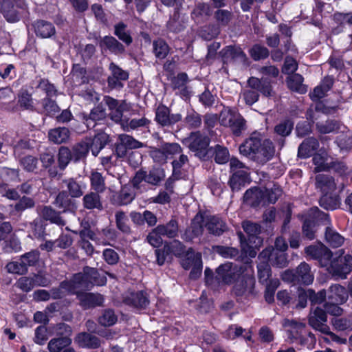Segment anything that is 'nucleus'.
<instances>
[{
  "mask_svg": "<svg viewBox=\"0 0 352 352\" xmlns=\"http://www.w3.org/2000/svg\"><path fill=\"white\" fill-rule=\"evenodd\" d=\"M107 283V278L100 275L95 268L86 267L82 273L76 274L70 281H63L60 288L74 293L76 289L89 290L94 285L102 286Z\"/></svg>",
  "mask_w": 352,
  "mask_h": 352,
  "instance_id": "obj_1",
  "label": "nucleus"
},
{
  "mask_svg": "<svg viewBox=\"0 0 352 352\" xmlns=\"http://www.w3.org/2000/svg\"><path fill=\"white\" fill-rule=\"evenodd\" d=\"M219 123L221 125L228 127L232 133L239 136L245 131L246 121L236 109L224 107L219 114Z\"/></svg>",
  "mask_w": 352,
  "mask_h": 352,
  "instance_id": "obj_2",
  "label": "nucleus"
},
{
  "mask_svg": "<svg viewBox=\"0 0 352 352\" xmlns=\"http://www.w3.org/2000/svg\"><path fill=\"white\" fill-rule=\"evenodd\" d=\"M255 278L252 275H243L234 283L232 292L236 300L244 302L256 296Z\"/></svg>",
  "mask_w": 352,
  "mask_h": 352,
  "instance_id": "obj_3",
  "label": "nucleus"
},
{
  "mask_svg": "<svg viewBox=\"0 0 352 352\" xmlns=\"http://www.w3.org/2000/svg\"><path fill=\"white\" fill-rule=\"evenodd\" d=\"M27 9L24 0H0V12L6 20L15 23L20 20L21 12Z\"/></svg>",
  "mask_w": 352,
  "mask_h": 352,
  "instance_id": "obj_4",
  "label": "nucleus"
},
{
  "mask_svg": "<svg viewBox=\"0 0 352 352\" xmlns=\"http://www.w3.org/2000/svg\"><path fill=\"white\" fill-rule=\"evenodd\" d=\"M327 214L320 211L317 207L310 208L304 215L302 225L303 236L308 240H313L315 238L316 232V223L321 219H326Z\"/></svg>",
  "mask_w": 352,
  "mask_h": 352,
  "instance_id": "obj_5",
  "label": "nucleus"
},
{
  "mask_svg": "<svg viewBox=\"0 0 352 352\" xmlns=\"http://www.w3.org/2000/svg\"><path fill=\"white\" fill-rule=\"evenodd\" d=\"M327 270L333 276L346 278V275L352 272V256L346 254L331 260Z\"/></svg>",
  "mask_w": 352,
  "mask_h": 352,
  "instance_id": "obj_6",
  "label": "nucleus"
},
{
  "mask_svg": "<svg viewBox=\"0 0 352 352\" xmlns=\"http://www.w3.org/2000/svg\"><path fill=\"white\" fill-rule=\"evenodd\" d=\"M243 272L241 267L232 263H226L219 266L216 270V278L226 284H230L238 280Z\"/></svg>",
  "mask_w": 352,
  "mask_h": 352,
  "instance_id": "obj_7",
  "label": "nucleus"
},
{
  "mask_svg": "<svg viewBox=\"0 0 352 352\" xmlns=\"http://www.w3.org/2000/svg\"><path fill=\"white\" fill-rule=\"evenodd\" d=\"M188 147L190 151L196 152L199 158L206 160L210 149L209 138L201 135L199 132L192 133L188 138Z\"/></svg>",
  "mask_w": 352,
  "mask_h": 352,
  "instance_id": "obj_8",
  "label": "nucleus"
},
{
  "mask_svg": "<svg viewBox=\"0 0 352 352\" xmlns=\"http://www.w3.org/2000/svg\"><path fill=\"white\" fill-rule=\"evenodd\" d=\"M305 253L311 258L318 261L322 267H328L332 259V252L323 244L311 245L305 249Z\"/></svg>",
  "mask_w": 352,
  "mask_h": 352,
  "instance_id": "obj_9",
  "label": "nucleus"
},
{
  "mask_svg": "<svg viewBox=\"0 0 352 352\" xmlns=\"http://www.w3.org/2000/svg\"><path fill=\"white\" fill-rule=\"evenodd\" d=\"M283 327L286 329L287 337L292 342L300 341L302 345H306L305 338L303 333H305V324L294 320L285 319L283 322Z\"/></svg>",
  "mask_w": 352,
  "mask_h": 352,
  "instance_id": "obj_10",
  "label": "nucleus"
},
{
  "mask_svg": "<svg viewBox=\"0 0 352 352\" xmlns=\"http://www.w3.org/2000/svg\"><path fill=\"white\" fill-rule=\"evenodd\" d=\"M220 54L226 64H243L247 61V56L240 47L229 45L224 47Z\"/></svg>",
  "mask_w": 352,
  "mask_h": 352,
  "instance_id": "obj_11",
  "label": "nucleus"
},
{
  "mask_svg": "<svg viewBox=\"0 0 352 352\" xmlns=\"http://www.w3.org/2000/svg\"><path fill=\"white\" fill-rule=\"evenodd\" d=\"M327 321L326 311L321 307H317L313 312L310 313L309 324L314 329L323 333H329V327L327 324Z\"/></svg>",
  "mask_w": 352,
  "mask_h": 352,
  "instance_id": "obj_12",
  "label": "nucleus"
},
{
  "mask_svg": "<svg viewBox=\"0 0 352 352\" xmlns=\"http://www.w3.org/2000/svg\"><path fill=\"white\" fill-rule=\"evenodd\" d=\"M180 113L170 114V109L165 105H160L155 111V121L162 126H169L180 121Z\"/></svg>",
  "mask_w": 352,
  "mask_h": 352,
  "instance_id": "obj_13",
  "label": "nucleus"
},
{
  "mask_svg": "<svg viewBox=\"0 0 352 352\" xmlns=\"http://www.w3.org/2000/svg\"><path fill=\"white\" fill-rule=\"evenodd\" d=\"M124 302L137 309H145L149 304L147 294L143 291L129 292L124 297Z\"/></svg>",
  "mask_w": 352,
  "mask_h": 352,
  "instance_id": "obj_14",
  "label": "nucleus"
},
{
  "mask_svg": "<svg viewBox=\"0 0 352 352\" xmlns=\"http://www.w3.org/2000/svg\"><path fill=\"white\" fill-rule=\"evenodd\" d=\"M314 279V275L311 271V267L305 262H302L294 272L293 280L294 283L309 285Z\"/></svg>",
  "mask_w": 352,
  "mask_h": 352,
  "instance_id": "obj_15",
  "label": "nucleus"
},
{
  "mask_svg": "<svg viewBox=\"0 0 352 352\" xmlns=\"http://www.w3.org/2000/svg\"><path fill=\"white\" fill-rule=\"evenodd\" d=\"M135 194L131 186H123L118 192H114L110 198V201L115 206H126L132 202Z\"/></svg>",
  "mask_w": 352,
  "mask_h": 352,
  "instance_id": "obj_16",
  "label": "nucleus"
},
{
  "mask_svg": "<svg viewBox=\"0 0 352 352\" xmlns=\"http://www.w3.org/2000/svg\"><path fill=\"white\" fill-rule=\"evenodd\" d=\"M258 150L253 160L259 164H265L270 161L275 153L273 142L269 139H266L261 142Z\"/></svg>",
  "mask_w": 352,
  "mask_h": 352,
  "instance_id": "obj_17",
  "label": "nucleus"
},
{
  "mask_svg": "<svg viewBox=\"0 0 352 352\" xmlns=\"http://www.w3.org/2000/svg\"><path fill=\"white\" fill-rule=\"evenodd\" d=\"M53 204L63 212H74L77 209L76 202L74 197H70L65 190L58 192Z\"/></svg>",
  "mask_w": 352,
  "mask_h": 352,
  "instance_id": "obj_18",
  "label": "nucleus"
},
{
  "mask_svg": "<svg viewBox=\"0 0 352 352\" xmlns=\"http://www.w3.org/2000/svg\"><path fill=\"white\" fill-rule=\"evenodd\" d=\"M205 217L201 214H197L192 220L190 227L186 230L184 238L186 241H191L203 234L205 228Z\"/></svg>",
  "mask_w": 352,
  "mask_h": 352,
  "instance_id": "obj_19",
  "label": "nucleus"
},
{
  "mask_svg": "<svg viewBox=\"0 0 352 352\" xmlns=\"http://www.w3.org/2000/svg\"><path fill=\"white\" fill-rule=\"evenodd\" d=\"M67 190H65L72 197L79 198L82 197L87 188V185L80 179L70 177L63 180Z\"/></svg>",
  "mask_w": 352,
  "mask_h": 352,
  "instance_id": "obj_20",
  "label": "nucleus"
},
{
  "mask_svg": "<svg viewBox=\"0 0 352 352\" xmlns=\"http://www.w3.org/2000/svg\"><path fill=\"white\" fill-rule=\"evenodd\" d=\"M205 228L210 234L215 236H220L227 230V226L223 219L212 215H206Z\"/></svg>",
  "mask_w": 352,
  "mask_h": 352,
  "instance_id": "obj_21",
  "label": "nucleus"
},
{
  "mask_svg": "<svg viewBox=\"0 0 352 352\" xmlns=\"http://www.w3.org/2000/svg\"><path fill=\"white\" fill-rule=\"evenodd\" d=\"M248 86L266 97L272 96V88L270 80L267 78H258L250 77L248 80Z\"/></svg>",
  "mask_w": 352,
  "mask_h": 352,
  "instance_id": "obj_22",
  "label": "nucleus"
},
{
  "mask_svg": "<svg viewBox=\"0 0 352 352\" xmlns=\"http://www.w3.org/2000/svg\"><path fill=\"white\" fill-rule=\"evenodd\" d=\"M327 292V300L338 304L345 303L349 297L346 288L339 284H334L329 287Z\"/></svg>",
  "mask_w": 352,
  "mask_h": 352,
  "instance_id": "obj_23",
  "label": "nucleus"
},
{
  "mask_svg": "<svg viewBox=\"0 0 352 352\" xmlns=\"http://www.w3.org/2000/svg\"><path fill=\"white\" fill-rule=\"evenodd\" d=\"M74 342L82 348L98 349L101 345L99 338L87 332H81L76 335Z\"/></svg>",
  "mask_w": 352,
  "mask_h": 352,
  "instance_id": "obj_24",
  "label": "nucleus"
},
{
  "mask_svg": "<svg viewBox=\"0 0 352 352\" xmlns=\"http://www.w3.org/2000/svg\"><path fill=\"white\" fill-rule=\"evenodd\" d=\"M316 188L324 195L331 194L336 189L334 178L329 175L318 174L316 176Z\"/></svg>",
  "mask_w": 352,
  "mask_h": 352,
  "instance_id": "obj_25",
  "label": "nucleus"
},
{
  "mask_svg": "<svg viewBox=\"0 0 352 352\" xmlns=\"http://www.w3.org/2000/svg\"><path fill=\"white\" fill-rule=\"evenodd\" d=\"M106 116L105 108L102 104H99L91 110L89 115H83L82 118L87 129H91L96 126V122L103 120Z\"/></svg>",
  "mask_w": 352,
  "mask_h": 352,
  "instance_id": "obj_26",
  "label": "nucleus"
},
{
  "mask_svg": "<svg viewBox=\"0 0 352 352\" xmlns=\"http://www.w3.org/2000/svg\"><path fill=\"white\" fill-rule=\"evenodd\" d=\"M261 140L257 137L251 136L239 146V152L241 155L254 160L256 152L258 151Z\"/></svg>",
  "mask_w": 352,
  "mask_h": 352,
  "instance_id": "obj_27",
  "label": "nucleus"
},
{
  "mask_svg": "<svg viewBox=\"0 0 352 352\" xmlns=\"http://www.w3.org/2000/svg\"><path fill=\"white\" fill-rule=\"evenodd\" d=\"M263 189L254 187L245 191L243 195V201L252 207H256L260 204L265 205Z\"/></svg>",
  "mask_w": 352,
  "mask_h": 352,
  "instance_id": "obj_28",
  "label": "nucleus"
},
{
  "mask_svg": "<svg viewBox=\"0 0 352 352\" xmlns=\"http://www.w3.org/2000/svg\"><path fill=\"white\" fill-rule=\"evenodd\" d=\"M319 148V142L315 138L311 137L305 139L299 145L298 149V156L300 158H307Z\"/></svg>",
  "mask_w": 352,
  "mask_h": 352,
  "instance_id": "obj_29",
  "label": "nucleus"
},
{
  "mask_svg": "<svg viewBox=\"0 0 352 352\" xmlns=\"http://www.w3.org/2000/svg\"><path fill=\"white\" fill-rule=\"evenodd\" d=\"M109 141V135L105 133H98L93 138L87 139L85 142L89 146L92 155L97 156L100 151L106 146Z\"/></svg>",
  "mask_w": 352,
  "mask_h": 352,
  "instance_id": "obj_30",
  "label": "nucleus"
},
{
  "mask_svg": "<svg viewBox=\"0 0 352 352\" xmlns=\"http://www.w3.org/2000/svg\"><path fill=\"white\" fill-rule=\"evenodd\" d=\"M333 83L334 79L332 76H325L311 94L312 100L316 101L326 96L327 92L332 88Z\"/></svg>",
  "mask_w": 352,
  "mask_h": 352,
  "instance_id": "obj_31",
  "label": "nucleus"
},
{
  "mask_svg": "<svg viewBox=\"0 0 352 352\" xmlns=\"http://www.w3.org/2000/svg\"><path fill=\"white\" fill-rule=\"evenodd\" d=\"M80 305L85 309L102 305L103 298L100 294L93 293L78 294Z\"/></svg>",
  "mask_w": 352,
  "mask_h": 352,
  "instance_id": "obj_32",
  "label": "nucleus"
},
{
  "mask_svg": "<svg viewBox=\"0 0 352 352\" xmlns=\"http://www.w3.org/2000/svg\"><path fill=\"white\" fill-rule=\"evenodd\" d=\"M100 46L116 55L122 54L125 52L124 45L112 36H104L100 41Z\"/></svg>",
  "mask_w": 352,
  "mask_h": 352,
  "instance_id": "obj_33",
  "label": "nucleus"
},
{
  "mask_svg": "<svg viewBox=\"0 0 352 352\" xmlns=\"http://www.w3.org/2000/svg\"><path fill=\"white\" fill-rule=\"evenodd\" d=\"M249 173L248 170L234 172L231 175L228 184L233 192L239 191L245 186L248 181Z\"/></svg>",
  "mask_w": 352,
  "mask_h": 352,
  "instance_id": "obj_34",
  "label": "nucleus"
},
{
  "mask_svg": "<svg viewBox=\"0 0 352 352\" xmlns=\"http://www.w3.org/2000/svg\"><path fill=\"white\" fill-rule=\"evenodd\" d=\"M40 216L45 221L58 226H65V221L60 217V212L56 211L50 206H43L39 212Z\"/></svg>",
  "mask_w": 352,
  "mask_h": 352,
  "instance_id": "obj_35",
  "label": "nucleus"
},
{
  "mask_svg": "<svg viewBox=\"0 0 352 352\" xmlns=\"http://www.w3.org/2000/svg\"><path fill=\"white\" fill-rule=\"evenodd\" d=\"M242 227L245 232H246L249 237L248 241L252 243L254 239V243L255 246H258L262 243V239L257 236L258 234L261 233V227L257 223L251 222L249 221H245L243 222Z\"/></svg>",
  "mask_w": 352,
  "mask_h": 352,
  "instance_id": "obj_36",
  "label": "nucleus"
},
{
  "mask_svg": "<svg viewBox=\"0 0 352 352\" xmlns=\"http://www.w3.org/2000/svg\"><path fill=\"white\" fill-rule=\"evenodd\" d=\"M99 194L94 191L89 192L84 195L82 198L83 207L87 210H102L103 206Z\"/></svg>",
  "mask_w": 352,
  "mask_h": 352,
  "instance_id": "obj_37",
  "label": "nucleus"
},
{
  "mask_svg": "<svg viewBox=\"0 0 352 352\" xmlns=\"http://www.w3.org/2000/svg\"><path fill=\"white\" fill-rule=\"evenodd\" d=\"M303 77L299 74H294L286 78L287 87L292 91L299 94H305L307 91V87L303 85Z\"/></svg>",
  "mask_w": 352,
  "mask_h": 352,
  "instance_id": "obj_38",
  "label": "nucleus"
},
{
  "mask_svg": "<svg viewBox=\"0 0 352 352\" xmlns=\"http://www.w3.org/2000/svg\"><path fill=\"white\" fill-rule=\"evenodd\" d=\"M34 28L36 34L41 38H50L56 32L52 23L43 20L36 21Z\"/></svg>",
  "mask_w": 352,
  "mask_h": 352,
  "instance_id": "obj_39",
  "label": "nucleus"
},
{
  "mask_svg": "<svg viewBox=\"0 0 352 352\" xmlns=\"http://www.w3.org/2000/svg\"><path fill=\"white\" fill-rule=\"evenodd\" d=\"M72 338L69 336H58L50 340L47 349L50 352H60L64 348L72 344Z\"/></svg>",
  "mask_w": 352,
  "mask_h": 352,
  "instance_id": "obj_40",
  "label": "nucleus"
},
{
  "mask_svg": "<svg viewBox=\"0 0 352 352\" xmlns=\"http://www.w3.org/2000/svg\"><path fill=\"white\" fill-rule=\"evenodd\" d=\"M151 120L145 117L141 118H133L131 120H126L122 122V126L126 131L137 130L140 128L148 129Z\"/></svg>",
  "mask_w": 352,
  "mask_h": 352,
  "instance_id": "obj_41",
  "label": "nucleus"
},
{
  "mask_svg": "<svg viewBox=\"0 0 352 352\" xmlns=\"http://www.w3.org/2000/svg\"><path fill=\"white\" fill-rule=\"evenodd\" d=\"M324 236L326 242L334 248L340 247L344 242V238L331 227H327Z\"/></svg>",
  "mask_w": 352,
  "mask_h": 352,
  "instance_id": "obj_42",
  "label": "nucleus"
},
{
  "mask_svg": "<svg viewBox=\"0 0 352 352\" xmlns=\"http://www.w3.org/2000/svg\"><path fill=\"white\" fill-rule=\"evenodd\" d=\"M42 105L41 113L46 116L54 117L60 111L56 102L50 98H44L41 100Z\"/></svg>",
  "mask_w": 352,
  "mask_h": 352,
  "instance_id": "obj_43",
  "label": "nucleus"
},
{
  "mask_svg": "<svg viewBox=\"0 0 352 352\" xmlns=\"http://www.w3.org/2000/svg\"><path fill=\"white\" fill-rule=\"evenodd\" d=\"M18 103L21 108L26 110H34V101L32 94L22 87L18 93Z\"/></svg>",
  "mask_w": 352,
  "mask_h": 352,
  "instance_id": "obj_44",
  "label": "nucleus"
},
{
  "mask_svg": "<svg viewBox=\"0 0 352 352\" xmlns=\"http://www.w3.org/2000/svg\"><path fill=\"white\" fill-rule=\"evenodd\" d=\"M90 183L91 188L98 193H102L107 187L105 178L98 171H92L90 175Z\"/></svg>",
  "mask_w": 352,
  "mask_h": 352,
  "instance_id": "obj_45",
  "label": "nucleus"
},
{
  "mask_svg": "<svg viewBox=\"0 0 352 352\" xmlns=\"http://www.w3.org/2000/svg\"><path fill=\"white\" fill-rule=\"evenodd\" d=\"M164 177V170L161 168L153 167L149 171L146 170V182L153 186H158Z\"/></svg>",
  "mask_w": 352,
  "mask_h": 352,
  "instance_id": "obj_46",
  "label": "nucleus"
},
{
  "mask_svg": "<svg viewBox=\"0 0 352 352\" xmlns=\"http://www.w3.org/2000/svg\"><path fill=\"white\" fill-rule=\"evenodd\" d=\"M156 231L162 236L168 238H174L178 234V224L176 220L171 219L166 225H159L156 227Z\"/></svg>",
  "mask_w": 352,
  "mask_h": 352,
  "instance_id": "obj_47",
  "label": "nucleus"
},
{
  "mask_svg": "<svg viewBox=\"0 0 352 352\" xmlns=\"http://www.w3.org/2000/svg\"><path fill=\"white\" fill-rule=\"evenodd\" d=\"M49 139L56 143L65 142L69 137V131L66 127H58L49 131Z\"/></svg>",
  "mask_w": 352,
  "mask_h": 352,
  "instance_id": "obj_48",
  "label": "nucleus"
},
{
  "mask_svg": "<svg viewBox=\"0 0 352 352\" xmlns=\"http://www.w3.org/2000/svg\"><path fill=\"white\" fill-rule=\"evenodd\" d=\"M198 259L202 261L201 254L195 252L192 248H190L182 259L181 265L184 269L189 270L191 267L197 264V260Z\"/></svg>",
  "mask_w": 352,
  "mask_h": 352,
  "instance_id": "obj_49",
  "label": "nucleus"
},
{
  "mask_svg": "<svg viewBox=\"0 0 352 352\" xmlns=\"http://www.w3.org/2000/svg\"><path fill=\"white\" fill-rule=\"evenodd\" d=\"M170 52V47L166 42L158 38L153 41V52L158 59H164Z\"/></svg>",
  "mask_w": 352,
  "mask_h": 352,
  "instance_id": "obj_50",
  "label": "nucleus"
},
{
  "mask_svg": "<svg viewBox=\"0 0 352 352\" xmlns=\"http://www.w3.org/2000/svg\"><path fill=\"white\" fill-rule=\"evenodd\" d=\"M89 146L85 141H82L74 145L72 149L74 162H78L85 160L89 153Z\"/></svg>",
  "mask_w": 352,
  "mask_h": 352,
  "instance_id": "obj_51",
  "label": "nucleus"
},
{
  "mask_svg": "<svg viewBox=\"0 0 352 352\" xmlns=\"http://www.w3.org/2000/svg\"><path fill=\"white\" fill-rule=\"evenodd\" d=\"M114 34L127 45L133 42L130 32L127 30V25L123 22H119L115 25Z\"/></svg>",
  "mask_w": 352,
  "mask_h": 352,
  "instance_id": "obj_52",
  "label": "nucleus"
},
{
  "mask_svg": "<svg viewBox=\"0 0 352 352\" xmlns=\"http://www.w3.org/2000/svg\"><path fill=\"white\" fill-rule=\"evenodd\" d=\"M116 228L123 233L129 234L131 228L129 224V219L125 212L118 210L115 213Z\"/></svg>",
  "mask_w": 352,
  "mask_h": 352,
  "instance_id": "obj_53",
  "label": "nucleus"
},
{
  "mask_svg": "<svg viewBox=\"0 0 352 352\" xmlns=\"http://www.w3.org/2000/svg\"><path fill=\"white\" fill-rule=\"evenodd\" d=\"M265 193V205L268 204H274L282 195L283 190L280 186L274 184L271 188L263 189Z\"/></svg>",
  "mask_w": 352,
  "mask_h": 352,
  "instance_id": "obj_54",
  "label": "nucleus"
},
{
  "mask_svg": "<svg viewBox=\"0 0 352 352\" xmlns=\"http://www.w3.org/2000/svg\"><path fill=\"white\" fill-rule=\"evenodd\" d=\"M72 160H73L72 151L66 146H61L58 150V162L60 169L64 170Z\"/></svg>",
  "mask_w": 352,
  "mask_h": 352,
  "instance_id": "obj_55",
  "label": "nucleus"
},
{
  "mask_svg": "<svg viewBox=\"0 0 352 352\" xmlns=\"http://www.w3.org/2000/svg\"><path fill=\"white\" fill-rule=\"evenodd\" d=\"M210 150H213L214 161L217 164H224L229 161L230 153L226 147L217 144L214 148H210Z\"/></svg>",
  "mask_w": 352,
  "mask_h": 352,
  "instance_id": "obj_56",
  "label": "nucleus"
},
{
  "mask_svg": "<svg viewBox=\"0 0 352 352\" xmlns=\"http://www.w3.org/2000/svg\"><path fill=\"white\" fill-rule=\"evenodd\" d=\"M340 127V122L334 120H328L325 122L316 123L318 131L323 134L337 132Z\"/></svg>",
  "mask_w": 352,
  "mask_h": 352,
  "instance_id": "obj_57",
  "label": "nucleus"
},
{
  "mask_svg": "<svg viewBox=\"0 0 352 352\" xmlns=\"http://www.w3.org/2000/svg\"><path fill=\"white\" fill-rule=\"evenodd\" d=\"M164 252L173 254L177 257L182 256L185 252V246L178 240H173L169 243L164 244Z\"/></svg>",
  "mask_w": 352,
  "mask_h": 352,
  "instance_id": "obj_58",
  "label": "nucleus"
},
{
  "mask_svg": "<svg viewBox=\"0 0 352 352\" xmlns=\"http://www.w3.org/2000/svg\"><path fill=\"white\" fill-rule=\"evenodd\" d=\"M213 13L212 6L206 3H199L196 5L192 12V16L194 19H199L201 16H210Z\"/></svg>",
  "mask_w": 352,
  "mask_h": 352,
  "instance_id": "obj_59",
  "label": "nucleus"
},
{
  "mask_svg": "<svg viewBox=\"0 0 352 352\" xmlns=\"http://www.w3.org/2000/svg\"><path fill=\"white\" fill-rule=\"evenodd\" d=\"M294 128V122L291 120H284L274 127V132L281 137L289 136Z\"/></svg>",
  "mask_w": 352,
  "mask_h": 352,
  "instance_id": "obj_60",
  "label": "nucleus"
},
{
  "mask_svg": "<svg viewBox=\"0 0 352 352\" xmlns=\"http://www.w3.org/2000/svg\"><path fill=\"white\" fill-rule=\"evenodd\" d=\"M38 159L32 155H26L19 160V164L27 172L34 173L38 168Z\"/></svg>",
  "mask_w": 352,
  "mask_h": 352,
  "instance_id": "obj_61",
  "label": "nucleus"
},
{
  "mask_svg": "<svg viewBox=\"0 0 352 352\" xmlns=\"http://www.w3.org/2000/svg\"><path fill=\"white\" fill-rule=\"evenodd\" d=\"M37 87L43 91L46 94L45 98H52L56 96L58 90L54 84L51 83L46 78H41L38 81Z\"/></svg>",
  "mask_w": 352,
  "mask_h": 352,
  "instance_id": "obj_62",
  "label": "nucleus"
},
{
  "mask_svg": "<svg viewBox=\"0 0 352 352\" xmlns=\"http://www.w3.org/2000/svg\"><path fill=\"white\" fill-rule=\"evenodd\" d=\"M258 277L261 283H267L271 276V267L267 262H259L257 265Z\"/></svg>",
  "mask_w": 352,
  "mask_h": 352,
  "instance_id": "obj_63",
  "label": "nucleus"
},
{
  "mask_svg": "<svg viewBox=\"0 0 352 352\" xmlns=\"http://www.w3.org/2000/svg\"><path fill=\"white\" fill-rule=\"evenodd\" d=\"M118 320L113 310L106 309L102 315L98 318V322L104 327H110L113 325Z\"/></svg>",
  "mask_w": 352,
  "mask_h": 352,
  "instance_id": "obj_64",
  "label": "nucleus"
}]
</instances>
